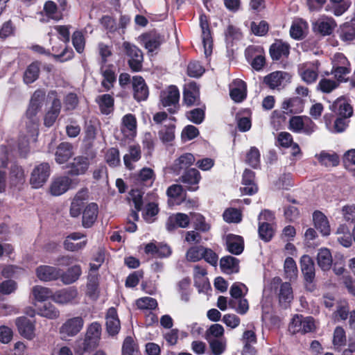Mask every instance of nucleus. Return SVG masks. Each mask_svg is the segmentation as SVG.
Returning a JSON list of instances; mask_svg holds the SVG:
<instances>
[{"label":"nucleus","mask_w":355,"mask_h":355,"mask_svg":"<svg viewBox=\"0 0 355 355\" xmlns=\"http://www.w3.org/2000/svg\"><path fill=\"white\" fill-rule=\"evenodd\" d=\"M102 334V325L95 321L89 324L87 329L83 340L77 346V352L83 354L97 348L99 345Z\"/></svg>","instance_id":"obj_1"},{"label":"nucleus","mask_w":355,"mask_h":355,"mask_svg":"<svg viewBox=\"0 0 355 355\" xmlns=\"http://www.w3.org/2000/svg\"><path fill=\"white\" fill-rule=\"evenodd\" d=\"M159 101L163 107H168L167 111L170 114L177 113L180 108V91L178 87L172 85L162 90Z\"/></svg>","instance_id":"obj_2"},{"label":"nucleus","mask_w":355,"mask_h":355,"mask_svg":"<svg viewBox=\"0 0 355 355\" xmlns=\"http://www.w3.org/2000/svg\"><path fill=\"white\" fill-rule=\"evenodd\" d=\"M123 53L129 58L128 64L132 71L138 72L142 69L144 60L143 53L135 44L129 42H123L122 44Z\"/></svg>","instance_id":"obj_3"},{"label":"nucleus","mask_w":355,"mask_h":355,"mask_svg":"<svg viewBox=\"0 0 355 355\" xmlns=\"http://www.w3.org/2000/svg\"><path fill=\"white\" fill-rule=\"evenodd\" d=\"M245 56L252 67L259 71L266 65V58L263 48L260 46H249L245 51Z\"/></svg>","instance_id":"obj_4"},{"label":"nucleus","mask_w":355,"mask_h":355,"mask_svg":"<svg viewBox=\"0 0 355 355\" xmlns=\"http://www.w3.org/2000/svg\"><path fill=\"white\" fill-rule=\"evenodd\" d=\"M51 175V166L47 162H42L35 166L30 178V184L34 189L42 187Z\"/></svg>","instance_id":"obj_5"},{"label":"nucleus","mask_w":355,"mask_h":355,"mask_svg":"<svg viewBox=\"0 0 355 355\" xmlns=\"http://www.w3.org/2000/svg\"><path fill=\"white\" fill-rule=\"evenodd\" d=\"M47 96L49 98H53V100L50 108L44 115V125L46 127L50 128L53 126L60 114L62 103L60 99L58 97V93L55 90L49 91Z\"/></svg>","instance_id":"obj_6"},{"label":"nucleus","mask_w":355,"mask_h":355,"mask_svg":"<svg viewBox=\"0 0 355 355\" xmlns=\"http://www.w3.org/2000/svg\"><path fill=\"white\" fill-rule=\"evenodd\" d=\"M291 46L281 39H275L270 46L269 54L272 61H284L287 60L290 55Z\"/></svg>","instance_id":"obj_7"},{"label":"nucleus","mask_w":355,"mask_h":355,"mask_svg":"<svg viewBox=\"0 0 355 355\" xmlns=\"http://www.w3.org/2000/svg\"><path fill=\"white\" fill-rule=\"evenodd\" d=\"M300 265L304 277L306 288L312 291L313 289L308 286L313 282L315 277L314 261L309 255L304 254L300 258Z\"/></svg>","instance_id":"obj_8"},{"label":"nucleus","mask_w":355,"mask_h":355,"mask_svg":"<svg viewBox=\"0 0 355 355\" xmlns=\"http://www.w3.org/2000/svg\"><path fill=\"white\" fill-rule=\"evenodd\" d=\"M89 166V160L87 157L77 156L65 166L66 173L68 176H79L85 174Z\"/></svg>","instance_id":"obj_9"},{"label":"nucleus","mask_w":355,"mask_h":355,"mask_svg":"<svg viewBox=\"0 0 355 355\" xmlns=\"http://www.w3.org/2000/svg\"><path fill=\"white\" fill-rule=\"evenodd\" d=\"M199 20L200 26L202 31V39L205 49V54L206 57H207L212 53L213 40L211 36V31L210 28L208 17L205 13L200 15Z\"/></svg>","instance_id":"obj_10"},{"label":"nucleus","mask_w":355,"mask_h":355,"mask_svg":"<svg viewBox=\"0 0 355 355\" xmlns=\"http://www.w3.org/2000/svg\"><path fill=\"white\" fill-rule=\"evenodd\" d=\"M290 80L288 73L282 71H275L264 76L263 83L270 89H279Z\"/></svg>","instance_id":"obj_11"},{"label":"nucleus","mask_w":355,"mask_h":355,"mask_svg":"<svg viewBox=\"0 0 355 355\" xmlns=\"http://www.w3.org/2000/svg\"><path fill=\"white\" fill-rule=\"evenodd\" d=\"M19 334L26 338L31 340L35 336V320L29 319L26 316L18 317L15 320Z\"/></svg>","instance_id":"obj_12"},{"label":"nucleus","mask_w":355,"mask_h":355,"mask_svg":"<svg viewBox=\"0 0 355 355\" xmlns=\"http://www.w3.org/2000/svg\"><path fill=\"white\" fill-rule=\"evenodd\" d=\"M336 26L332 17H321L312 23V30L315 35L328 36L331 35Z\"/></svg>","instance_id":"obj_13"},{"label":"nucleus","mask_w":355,"mask_h":355,"mask_svg":"<svg viewBox=\"0 0 355 355\" xmlns=\"http://www.w3.org/2000/svg\"><path fill=\"white\" fill-rule=\"evenodd\" d=\"M134 183L142 187H151L156 179L155 171L148 167L142 168L132 176Z\"/></svg>","instance_id":"obj_14"},{"label":"nucleus","mask_w":355,"mask_h":355,"mask_svg":"<svg viewBox=\"0 0 355 355\" xmlns=\"http://www.w3.org/2000/svg\"><path fill=\"white\" fill-rule=\"evenodd\" d=\"M189 216L184 213H176L170 215L166 221V229L169 232H173L178 228H186L189 225Z\"/></svg>","instance_id":"obj_15"},{"label":"nucleus","mask_w":355,"mask_h":355,"mask_svg":"<svg viewBox=\"0 0 355 355\" xmlns=\"http://www.w3.org/2000/svg\"><path fill=\"white\" fill-rule=\"evenodd\" d=\"M282 108L284 110L282 113L277 116L282 121L286 120V114H298L303 112L304 102L299 97L289 98L283 102Z\"/></svg>","instance_id":"obj_16"},{"label":"nucleus","mask_w":355,"mask_h":355,"mask_svg":"<svg viewBox=\"0 0 355 355\" xmlns=\"http://www.w3.org/2000/svg\"><path fill=\"white\" fill-rule=\"evenodd\" d=\"M105 329L110 336H116L121 329V322L118 316L116 309L110 307L105 315Z\"/></svg>","instance_id":"obj_17"},{"label":"nucleus","mask_w":355,"mask_h":355,"mask_svg":"<svg viewBox=\"0 0 355 355\" xmlns=\"http://www.w3.org/2000/svg\"><path fill=\"white\" fill-rule=\"evenodd\" d=\"M78 289L75 286L62 288L55 291L52 295V300L60 304L72 303L78 297Z\"/></svg>","instance_id":"obj_18"},{"label":"nucleus","mask_w":355,"mask_h":355,"mask_svg":"<svg viewBox=\"0 0 355 355\" xmlns=\"http://www.w3.org/2000/svg\"><path fill=\"white\" fill-rule=\"evenodd\" d=\"M133 97L137 102L146 101L149 95L148 87L144 78L135 76L132 81Z\"/></svg>","instance_id":"obj_19"},{"label":"nucleus","mask_w":355,"mask_h":355,"mask_svg":"<svg viewBox=\"0 0 355 355\" xmlns=\"http://www.w3.org/2000/svg\"><path fill=\"white\" fill-rule=\"evenodd\" d=\"M84 320L81 316L73 317L66 320L61 326L60 333L68 336L77 335L83 329Z\"/></svg>","instance_id":"obj_20"},{"label":"nucleus","mask_w":355,"mask_h":355,"mask_svg":"<svg viewBox=\"0 0 355 355\" xmlns=\"http://www.w3.org/2000/svg\"><path fill=\"white\" fill-rule=\"evenodd\" d=\"M241 183L244 185L241 188L242 193L252 196L258 191V186L255 182V173L248 168H245L242 175Z\"/></svg>","instance_id":"obj_21"},{"label":"nucleus","mask_w":355,"mask_h":355,"mask_svg":"<svg viewBox=\"0 0 355 355\" xmlns=\"http://www.w3.org/2000/svg\"><path fill=\"white\" fill-rule=\"evenodd\" d=\"M142 40L145 48L152 53L159 49L165 40L164 35L156 31H151L142 35Z\"/></svg>","instance_id":"obj_22"},{"label":"nucleus","mask_w":355,"mask_h":355,"mask_svg":"<svg viewBox=\"0 0 355 355\" xmlns=\"http://www.w3.org/2000/svg\"><path fill=\"white\" fill-rule=\"evenodd\" d=\"M201 180V175L198 170L196 168H189L184 171L180 177L181 182L185 184L187 190L196 191L198 189L199 184Z\"/></svg>","instance_id":"obj_23"},{"label":"nucleus","mask_w":355,"mask_h":355,"mask_svg":"<svg viewBox=\"0 0 355 355\" xmlns=\"http://www.w3.org/2000/svg\"><path fill=\"white\" fill-rule=\"evenodd\" d=\"M35 272L37 278L43 282L55 281L60 277V268L47 265L38 266Z\"/></svg>","instance_id":"obj_24"},{"label":"nucleus","mask_w":355,"mask_h":355,"mask_svg":"<svg viewBox=\"0 0 355 355\" xmlns=\"http://www.w3.org/2000/svg\"><path fill=\"white\" fill-rule=\"evenodd\" d=\"M225 247L230 253L239 255L244 250V239L240 235L228 234L225 237Z\"/></svg>","instance_id":"obj_25"},{"label":"nucleus","mask_w":355,"mask_h":355,"mask_svg":"<svg viewBox=\"0 0 355 355\" xmlns=\"http://www.w3.org/2000/svg\"><path fill=\"white\" fill-rule=\"evenodd\" d=\"M72 184V180L67 176H60L53 180L49 191L51 195L58 196L67 191Z\"/></svg>","instance_id":"obj_26"},{"label":"nucleus","mask_w":355,"mask_h":355,"mask_svg":"<svg viewBox=\"0 0 355 355\" xmlns=\"http://www.w3.org/2000/svg\"><path fill=\"white\" fill-rule=\"evenodd\" d=\"M330 109L338 116L349 118L353 114V108L347 99L340 96L331 105Z\"/></svg>","instance_id":"obj_27"},{"label":"nucleus","mask_w":355,"mask_h":355,"mask_svg":"<svg viewBox=\"0 0 355 355\" xmlns=\"http://www.w3.org/2000/svg\"><path fill=\"white\" fill-rule=\"evenodd\" d=\"M82 225L85 228H90L96 222L98 213V207L96 203L88 204L83 209Z\"/></svg>","instance_id":"obj_28"},{"label":"nucleus","mask_w":355,"mask_h":355,"mask_svg":"<svg viewBox=\"0 0 355 355\" xmlns=\"http://www.w3.org/2000/svg\"><path fill=\"white\" fill-rule=\"evenodd\" d=\"M195 162V157L191 153H184L177 158L173 165L171 170L174 173L178 175L182 171H186Z\"/></svg>","instance_id":"obj_29"},{"label":"nucleus","mask_w":355,"mask_h":355,"mask_svg":"<svg viewBox=\"0 0 355 355\" xmlns=\"http://www.w3.org/2000/svg\"><path fill=\"white\" fill-rule=\"evenodd\" d=\"M95 102L98 104L102 114L109 115L114 110V98L111 94L99 95L96 98Z\"/></svg>","instance_id":"obj_30"},{"label":"nucleus","mask_w":355,"mask_h":355,"mask_svg":"<svg viewBox=\"0 0 355 355\" xmlns=\"http://www.w3.org/2000/svg\"><path fill=\"white\" fill-rule=\"evenodd\" d=\"M87 191L81 190L78 191L74 196L70 206L69 214L71 217H78L83 211L85 206V200L86 199Z\"/></svg>","instance_id":"obj_31"},{"label":"nucleus","mask_w":355,"mask_h":355,"mask_svg":"<svg viewBox=\"0 0 355 355\" xmlns=\"http://www.w3.org/2000/svg\"><path fill=\"white\" fill-rule=\"evenodd\" d=\"M313 220L315 227L320 231L323 236L330 234V225L327 216L320 211H315L313 214Z\"/></svg>","instance_id":"obj_32"},{"label":"nucleus","mask_w":355,"mask_h":355,"mask_svg":"<svg viewBox=\"0 0 355 355\" xmlns=\"http://www.w3.org/2000/svg\"><path fill=\"white\" fill-rule=\"evenodd\" d=\"M82 274V269L80 265H74L66 271L60 269V280L64 284H71L76 282Z\"/></svg>","instance_id":"obj_33"},{"label":"nucleus","mask_w":355,"mask_h":355,"mask_svg":"<svg viewBox=\"0 0 355 355\" xmlns=\"http://www.w3.org/2000/svg\"><path fill=\"white\" fill-rule=\"evenodd\" d=\"M73 155L72 144L69 142H62L57 147L55 159L57 163L63 164L67 162Z\"/></svg>","instance_id":"obj_34"},{"label":"nucleus","mask_w":355,"mask_h":355,"mask_svg":"<svg viewBox=\"0 0 355 355\" xmlns=\"http://www.w3.org/2000/svg\"><path fill=\"white\" fill-rule=\"evenodd\" d=\"M220 268L226 274L238 273L239 272V260L230 255L223 257L220 260Z\"/></svg>","instance_id":"obj_35"},{"label":"nucleus","mask_w":355,"mask_h":355,"mask_svg":"<svg viewBox=\"0 0 355 355\" xmlns=\"http://www.w3.org/2000/svg\"><path fill=\"white\" fill-rule=\"evenodd\" d=\"M40 65L41 62L37 60L28 65L23 76V81L26 85L32 84L39 78Z\"/></svg>","instance_id":"obj_36"},{"label":"nucleus","mask_w":355,"mask_h":355,"mask_svg":"<svg viewBox=\"0 0 355 355\" xmlns=\"http://www.w3.org/2000/svg\"><path fill=\"white\" fill-rule=\"evenodd\" d=\"M199 90L196 83H191L188 85V88L184 89L183 92V102L187 107L194 105H199L196 101H199Z\"/></svg>","instance_id":"obj_37"},{"label":"nucleus","mask_w":355,"mask_h":355,"mask_svg":"<svg viewBox=\"0 0 355 355\" xmlns=\"http://www.w3.org/2000/svg\"><path fill=\"white\" fill-rule=\"evenodd\" d=\"M340 39L343 42H352L355 40V20L345 22L338 31Z\"/></svg>","instance_id":"obj_38"},{"label":"nucleus","mask_w":355,"mask_h":355,"mask_svg":"<svg viewBox=\"0 0 355 355\" xmlns=\"http://www.w3.org/2000/svg\"><path fill=\"white\" fill-rule=\"evenodd\" d=\"M141 157V148L139 145H132L129 147V153L123 156V162L125 167L129 170L135 168L132 162H138Z\"/></svg>","instance_id":"obj_39"},{"label":"nucleus","mask_w":355,"mask_h":355,"mask_svg":"<svg viewBox=\"0 0 355 355\" xmlns=\"http://www.w3.org/2000/svg\"><path fill=\"white\" fill-rule=\"evenodd\" d=\"M293 298V288L288 282L281 284L279 293V302L280 305L286 309Z\"/></svg>","instance_id":"obj_40"},{"label":"nucleus","mask_w":355,"mask_h":355,"mask_svg":"<svg viewBox=\"0 0 355 355\" xmlns=\"http://www.w3.org/2000/svg\"><path fill=\"white\" fill-rule=\"evenodd\" d=\"M317 262L319 267L324 271L329 270L331 268L333 259L331 253L328 248H323L318 250Z\"/></svg>","instance_id":"obj_41"},{"label":"nucleus","mask_w":355,"mask_h":355,"mask_svg":"<svg viewBox=\"0 0 355 355\" xmlns=\"http://www.w3.org/2000/svg\"><path fill=\"white\" fill-rule=\"evenodd\" d=\"M259 237L264 242L270 241L275 236V229L272 223L259 221L258 224Z\"/></svg>","instance_id":"obj_42"},{"label":"nucleus","mask_w":355,"mask_h":355,"mask_svg":"<svg viewBox=\"0 0 355 355\" xmlns=\"http://www.w3.org/2000/svg\"><path fill=\"white\" fill-rule=\"evenodd\" d=\"M43 11L49 19L60 21L63 18L62 12L58 10L57 4L51 0L46 1L44 4Z\"/></svg>","instance_id":"obj_43"},{"label":"nucleus","mask_w":355,"mask_h":355,"mask_svg":"<svg viewBox=\"0 0 355 355\" xmlns=\"http://www.w3.org/2000/svg\"><path fill=\"white\" fill-rule=\"evenodd\" d=\"M318 160L320 164L326 167L337 166L340 163V158L335 152L329 153L325 150H322L317 155Z\"/></svg>","instance_id":"obj_44"},{"label":"nucleus","mask_w":355,"mask_h":355,"mask_svg":"<svg viewBox=\"0 0 355 355\" xmlns=\"http://www.w3.org/2000/svg\"><path fill=\"white\" fill-rule=\"evenodd\" d=\"M237 86L230 91L231 98L236 103H241L246 98V83L242 80L236 81Z\"/></svg>","instance_id":"obj_45"},{"label":"nucleus","mask_w":355,"mask_h":355,"mask_svg":"<svg viewBox=\"0 0 355 355\" xmlns=\"http://www.w3.org/2000/svg\"><path fill=\"white\" fill-rule=\"evenodd\" d=\"M343 66H333L331 73L334 75L336 80L340 83L347 82V79L344 76L351 72L350 64L349 61L345 58Z\"/></svg>","instance_id":"obj_46"},{"label":"nucleus","mask_w":355,"mask_h":355,"mask_svg":"<svg viewBox=\"0 0 355 355\" xmlns=\"http://www.w3.org/2000/svg\"><path fill=\"white\" fill-rule=\"evenodd\" d=\"M37 313L49 319H55L60 315L59 311L50 302L44 303L42 306L38 307Z\"/></svg>","instance_id":"obj_47"},{"label":"nucleus","mask_w":355,"mask_h":355,"mask_svg":"<svg viewBox=\"0 0 355 355\" xmlns=\"http://www.w3.org/2000/svg\"><path fill=\"white\" fill-rule=\"evenodd\" d=\"M101 74L103 77L101 86L107 92L114 87V84L116 81V73L112 69L107 68L102 71Z\"/></svg>","instance_id":"obj_48"},{"label":"nucleus","mask_w":355,"mask_h":355,"mask_svg":"<svg viewBox=\"0 0 355 355\" xmlns=\"http://www.w3.org/2000/svg\"><path fill=\"white\" fill-rule=\"evenodd\" d=\"M191 220L193 223L194 229L197 231L202 232H208L210 229V225L207 223L205 218L200 213L193 212L191 213Z\"/></svg>","instance_id":"obj_49"},{"label":"nucleus","mask_w":355,"mask_h":355,"mask_svg":"<svg viewBox=\"0 0 355 355\" xmlns=\"http://www.w3.org/2000/svg\"><path fill=\"white\" fill-rule=\"evenodd\" d=\"M302 79L307 84L315 83L318 77V67L311 64V67H306L301 73Z\"/></svg>","instance_id":"obj_50"},{"label":"nucleus","mask_w":355,"mask_h":355,"mask_svg":"<svg viewBox=\"0 0 355 355\" xmlns=\"http://www.w3.org/2000/svg\"><path fill=\"white\" fill-rule=\"evenodd\" d=\"M245 163L253 168H258L260 166V153L259 149L252 146L246 153Z\"/></svg>","instance_id":"obj_51"},{"label":"nucleus","mask_w":355,"mask_h":355,"mask_svg":"<svg viewBox=\"0 0 355 355\" xmlns=\"http://www.w3.org/2000/svg\"><path fill=\"white\" fill-rule=\"evenodd\" d=\"M159 208L158 204L155 202H150L146 205L145 209L142 212L144 219L147 222H153L155 217L159 214Z\"/></svg>","instance_id":"obj_52"},{"label":"nucleus","mask_w":355,"mask_h":355,"mask_svg":"<svg viewBox=\"0 0 355 355\" xmlns=\"http://www.w3.org/2000/svg\"><path fill=\"white\" fill-rule=\"evenodd\" d=\"M34 298L38 302H44L49 298L52 299L53 295L52 291L42 286H35L32 290Z\"/></svg>","instance_id":"obj_53"},{"label":"nucleus","mask_w":355,"mask_h":355,"mask_svg":"<svg viewBox=\"0 0 355 355\" xmlns=\"http://www.w3.org/2000/svg\"><path fill=\"white\" fill-rule=\"evenodd\" d=\"M10 175L12 184L15 186H17L18 184H22L24 182V171L20 166L17 164L12 165Z\"/></svg>","instance_id":"obj_54"},{"label":"nucleus","mask_w":355,"mask_h":355,"mask_svg":"<svg viewBox=\"0 0 355 355\" xmlns=\"http://www.w3.org/2000/svg\"><path fill=\"white\" fill-rule=\"evenodd\" d=\"M331 10L336 16L342 15L349 7V0H329Z\"/></svg>","instance_id":"obj_55"},{"label":"nucleus","mask_w":355,"mask_h":355,"mask_svg":"<svg viewBox=\"0 0 355 355\" xmlns=\"http://www.w3.org/2000/svg\"><path fill=\"white\" fill-rule=\"evenodd\" d=\"M204 247L202 245H196L189 248L185 255L187 260L189 262H197L202 260V252Z\"/></svg>","instance_id":"obj_56"},{"label":"nucleus","mask_w":355,"mask_h":355,"mask_svg":"<svg viewBox=\"0 0 355 355\" xmlns=\"http://www.w3.org/2000/svg\"><path fill=\"white\" fill-rule=\"evenodd\" d=\"M107 164L112 168L119 166L121 164L119 150L116 148H110L105 155Z\"/></svg>","instance_id":"obj_57"},{"label":"nucleus","mask_w":355,"mask_h":355,"mask_svg":"<svg viewBox=\"0 0 355 355\" xmlns=\"http://www.w3.org/2000/svg\"><path fill=\"white\" fill-rule=\"evenodd\" d=\"M284 268L286 278L292 280L297 277V268L295 260L292 257L286 258Z\"/></svg>","instance_id":"obj_58"},{"label":"nucleus","mask_w":355,"mask_h":355,"mask_svg":"<svg viewBox=\"0 0 355 355\" xmlns=\"http://www.w3.org/2000/svg\"><path fill=\"white\" fill-rule=\"evenodd\" d=\"M340 83L337 80L323 78L319 81L318 89L322 93L328 94L338 87Z\"/></svg>","instance_id":"obj_59"},{"label":"nucleus","mask_w":355,"mask_h":355,"mask_svg":"<svg viewBox=\"0 0 355 355\" xmlns=\"http://www.w3.org/2000/svg\"><path fill=\"white\" fill-rule=\"evenodd\" d=\"M136 305L139 309L154 310L157 306V302L155 298L150 297H144L139 298L136 301Z\"/></svg>","instance_id":"obj_60"},{"label":"nucleus","mask_w":355,"mask_h":355,"mask_svg":"<svg viewBox=\"0 0 355 355\" xmlns=\"http://www.w3.org/2000/svg\"><path fill=\"white\" fill-rule=\"evenodd\" d=\"M345 168L355 176V149L347 150L343 157Z\"/></svg>","instance_id":"obj_61"},{"label":"nucleus","mask_w":355,"mask_h":355,"mask_svg":"<svg viewBox=\"0 0 355 355\" xmlns=\"http://www.w3.org/2000/svg\"><path fill=\"white\" fill-rule=\"evenodd\" d=\"M187 119L195 124H200L205 117V110L202 108H195L187 112Z\"/></svg>","instance_id":"obj_62"},{"label":"nucleus","mask_w":355,"mask_h":355,"mask_svg":"<svg viewBox=\"0 0 355 355\" xmlns=\"http://www.w3.org/2000/svg\"><path fill=\"white\" fill-rule=\"evenodd\" d=\"M72 44L76 51L78 53H82L84 51L85 41L82 32L76 31L72 35Z\"/></svg>","instance_id":"obj_63"},{"label":"nucleus","mask_w":355,"mask_h":355,"mask_svg":"<svg viewBox=\"0 0 355 355\" xmlns=\"http://www.w3.org/2000/svg\"><path fill=\"white\" fill-rule=\"evenodd\" d=\"M223 218L227 223H238L241 221V213L236 208L227 209L223 213Z\"/></svg>","instance_id":"obj_64"}]
</instances>
